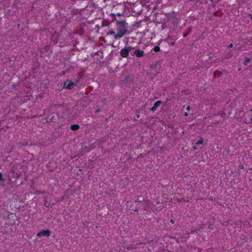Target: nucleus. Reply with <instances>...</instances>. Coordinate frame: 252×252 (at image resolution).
<instances>
[{
  "mask_svg": "<svg viewBox=\"0 0 252 252\" xmlns=\"http://www.w3.org/2000/svg\"><path fill=\"white\" fill-rule=\"evenodd\" d=\"M119 30L117 33L115 35V39L118 40L122 38L126 32L127 30L126 29L124 22H120L118 24Z\"/></svg>",
  "mask_w": 252,
  "mask_h": 252,
  "instance_id": "obj_1",
  "label": "nucleus"
},
{
  "mask_svg": "<svg viewBox=\"0 0 252 252\" xmlns=\"http://www.w3.org/2000/svg\"><path fill=\"white\" fill-rule=\"evenodd\" d=\"M134 48L130 46H126L124 48L122 49L120 51V55L122 58H126L128 55L129 52L131 51Z\"/></svg>",
  "mask_w": 252,
  "mask_h": 252,
  "instance_id": "obj_2",
  "label": "nucleus"
},
{
  "mask_svg": "<svg viewBox=\"0 0 252 252\" xmlns=\"http://www.w3.org/2000/svg\"><path fill=\"white\" fill-rule=\"evenodd\" d=\"M76 84L69 80H66L63 83V88L68 90L73 89Z\"/></svg>",
  "mask_w": 252,
  "mask_h": 252,
  "instance_id": "obj_3",
  "label": "nucleus"
},
{
  "mask_svg": "<svg viewBox=\"0 0 252 252\" xmlns=\"http://www.w3.org/2000/svg\"><path fill=\"white\" fill-rule=\"evenodd\" d=\"M143 208L145 211H150L154 207V205L149 200H145L143 202Z\"/></svg>",
  "mask_w": 252,
  "mask_h": 252,
  "instance_id": "obj_4",
  "label": "nucleus"
},
{
  "mask_svg": "<svg viewBox=\"0 0 252 252\" xmlns=\"http://www.w3.org/2000/svg\"><path fill=\"white\" fill-rule=\"evenodd\" d=\"M50 231L49 230H42L37 234V237L40 238L42 236L49 237L50 235Z\"/></svg>",
  "mask_w": 252,
  "mask_h": 252,
  "instance_id": "obj_5",
  "label": "nucleus"
},
{
  "mask_svg": "<svg viewBox=\"0 0 252 252\" xmlns=\"http://www.w3.org/2000/svg\"><path fill=\"white\" fill-rule=\"evenodd\" d=\"M134 54L135 55L136 57L140 58L144 56V52L143 50L138 49L134 51Z\"/></svg>",
  "mask_w": 252,
  "mask_h": 252,
  "instance_id": "obj_6",
  "label": "nucleus"
},
{
  "mask_svg": "<svg viewBox=\"0 0 252 252\" xmlns=\"http://www.w3.org/2000/svg\"><path fill=\"white\" fill-rule=\"evenodd\" d=\"M162 103L160 100L157 101L154 104L153 106L151 108V111L154 112L156 110L157 108Z\"/></svg>",
  "mask_w": 252,
  "mask_h": 252,
  "instance_id": "obj_7",
  "label": "nucleus"
},
{
  "mask_svg": "<svg viewBox=\"0 0 252 252\" xmlns=\"http://www.w3.org/2000/svg\"><path fill=\"white\" fill-rule=\"evenodd\" d=\"M82 149L84 152H89L92 150V148L89 146H82Z\"/></svg>",
  "mask_w": 252,
  "mask_h": 252,
  "instance_id": "obj_8",
  "label": "nucleus"
},
{
  "mask_svg": "<svg viewBox=\"0 0 252 252\" xmlns=\"http://www.w3.org/2000/svg\"><path fill=\"white\" fill-rule=\"evenodd\" d=\"M80 128V126L77 124H73L71 125L70 128L72 130L75 131L77 130Z\"/></svg>",
  "mask_w": 252,
  "mask_h": 252,
  "instance_id": "obj_9",
  "label": "nucleus"
},
{
  "mask_svg": "<svg viewBox=\"0 0 252 252\" xmlns=\"http://www.w3.org/2000/svg\"><path fill=\"white\" fill-rule=\"evenodd\" d=\"M116 33H115V32L114 31H111L107 33L106 35H107V36L113 35L114 36V37L115 38V35H116Z\"/></svg>",
  "mask_w": 252,
  "mask_h": 252,
  "instance_id": "obj_10",
  "label": "nucleus"
},
{
  "mask_svg": "<svg viewBox=\"0 0 252 252\" xmlns=\"http://www.w3.org/2000/svg\"><path fill=\"white\" fill-rule=\"evenodd\" d=\"M153 50L155 52L157 53L160 51V47L158 46H156L154 47Z\"/></svg>",
  "mask_w": 252,
  "mask_h": 252,
  "instance_id": "obj_11",
  "label": "nucleus"
},
{
  "mask_svg": "<svg viewBox=\"0 0 252 252\" xmlns=\"http://www.w3.org/2000/svg\"><path fill=\"white\" fill-rule=\"evenodd\" d=\"M203 139L202 138H200L199 139V140L197 141V142L196 143V145H201L203 144Z\"/></svg>",
  "mask_w": 252,
  "mask_h": 252,
  "instance_id": "obj_12",
  "label": "nucleus"
},
{
  "mask_svg": "<svg viewBox=\"0 0 252 252\" xmlns=\"http://www.w3.org/2000/svg\"><path fill=\"white\" fill-rule=\"evenodd\" d=\"M54 202H53L52 203H48V201L47 200H46L44 202V205L46 206V207H48L49 205H53L54 204Z\"/></svg>",
  "mask_w": 252,
  "mask_h": 252,
  "instance_id": "obj_13",
  "label": "nucleus"
},
{
  "mask_svg": "<svg viewBox=\"0 0 252 252\" xmlns=\"http://www.w3.org/2000/svg\"><path fill=\"white\" fill-rule=\"evenodd\" d=\"M64 197H64V196H63L61 198V199H60V200H57V201H56V202L64 201Z\"/></svg>",
  "mask_w": 252,
  "mask_h": 252,
  "instance_id": "obj_14",
  "label": "nucleus"
},
{
  "mask_svg": "<svg viewBox=\"0 0 252 252\" xmlns=\"http://www.w3.org/2000/svg\"><path fill=\"white\" fill-rule=\"evenodd\" d=\"M204 226H205V225L204 224H202L201 225V226L198 229V231H201V229H202L203 228H204Z\"/></svg>",
  "mask_w": 252,
  "mask_h": 252,
  "instance_id": "obj_15",
  "label": "nucleus"
},
{
  "mask_svg": "<svg viewBox=\"0 0 252 252\" xmlns=\"http://www.w3.org/2000/svg\"><path fill=\"white\" fill-rule=\"evenodd\" d=\"M250 61V59H248L247 60H246L245 62H244V64L245 65H247L248 64V63H249Z\"/></svg>",
  "mask_w": 252,
  "mask_h": 252,
  "instance_id": "obj_16",
  "label": "nucleus"
},
{
  "mask_svg": "<svg viewBox=\"0 0 252 252\" xmlns=\"http://www.w3.org/2000/svg\"><path fill=\"white\" fill-rule=\"evenodd\" d=\"M159 203H160V202H159V199H156V204H155V205H157L159 204Z\"/></svg>",
  "mask_w": 252,
  "mask_h": 252,
  "instance_id": "obj_17",
  "label": "nucleus"
},
{
  "mask_svg": "<svg viewBox=\"0 0 252 252\" xmlns=\"http://www.w3.org/2000/svg\"><path fill=\"white\" fill-rule=\"evenodd\" d=\"M3 181V179L2 178V174L0 172V181Z\"/></svg>",
  "mask_w": 252,
  "mask_h": 252,
  "instance_id": "obj_18",
  "label": "nucleus"
},
{
  "mask_svg": "<svg viewBox=\"0 0 252 252\" xmlns=\"http://www.w3.org/2000/svg\"><path fill=\"white\" fill-rule=\"evenodd\" d=\"M208 228H209V229H213V228H214V225H212V224H211V225H210L208 226Z\"/></svg>",
  "mask_w": 252,
  "mask_h": 252,
  "instance_id": "obj_19",
  "label": "nucleus"
},
{
  "mask_svg": "<svg viewBox=\"0 0 252 252\" xmlns=\"http://www.w3.org/2000/svg\"><path fill=\"white\" fill-rule=\"evenodd\" d=\"M232 47H233V44H229V45L228 46V47H227V48H232Z\"/></svg>",
  "mask_w": 252,
  "mask_h": 252,
  "instance_id": "obj_20",
  "label": "nucleus"
},
{
  "mask_svg": "<svg viewBox=\"0 0 252 252\" xmlns=\"http://www.w3.org/2000/svg\"><path fill=\"white\" fill-rule=\"evenodd\" d=\"M187 36H188V33H184L183 34V37H187Z\"/></svg>",
  "mask_w": 252,
  "mask_h": 252,
  "instance_id": "obj_21",
  "label": "nucleus"
},
{
  "mask_svg": "<svg viewBox=\"0 0 252 252\" xmlns=\"http://www.w3.org/2000/svg\"><path fill=\"white\" fill-rule=\"evenodd\" d=\"M190 109V106H188L186 107V110H187V111H189Z\"/></svg>",
  "mask_w": 252,
  "mask_h": 252,
  "instance_id": "obj_22",
  "label": "nucleus"
},
{
  "mask_svg": "<svg viewBox=\"0 0 252 252\" xmlns=\"http://www.w3.org/2000/svg\"><path fill=\"white\" fill-rule=\"evenodd\" d=\"M184 115L185 117H187V116H188V115H188V113L187 112H185V113H184Z\"/></svg>",
  "mask_w": 252,
  "mask_h": 252,
  "instance_id": "obj_23",
  "label": "nucleus"
},
{
  "mask_svg": "<svg viewBox=\"0 0 252 252\" xmlns=\"http://www.w3.org/2000/svg\"><path fill=\"white\" fill-rule=\"evenodd\" d=\"M130 55L132 56H135V54H134V52H130Z\"/></svg>",
  "mask_w": 252,
  "mask_h": 252,
  "instance_id": "obj_24",
  "label": "nucleus"
},
{
  "mask_svg": "<svg viewBox=\"0 0 252 252\" xmlns=\"http://www.w3.org/2000/svg\"><path fill=\"white\" fill-rule=\"evenodd\" d=\"M170 222L172 224L174 223V220L172 219L170 220Z\"/></svg>",
  "mask_w": 252,
  "mask_h": 252,
  "instance_id": "obj_25",
  "label": "nucleus"
},
{
  "mask_svg": "<svg viewBox=\"0 0 252 252\" xmlns=\"http://www.w3.org/2000/svg\"><path fill=\"white\" fill-rule=\"evenodd\" d=\"M100 112V109H97L95 110V113H97Z\"/></svg>",
  "mask_w": 252,
  "mask_h": 252,
  "instance_id": "obj_26",
  "label": "nucleus"
},
{
  "mask_svg": "<svg viewBox=\"0 0 252 252\" xmlns=\"http://www.w3.org/2000/svg\"><path fill=\"white\" fill-rule=\"evenodd\" d=\"M131 210H133V211H135V212L137 211V208H136V207L135 208V209H131Z\"/></svg>",
  "mask_w": 252,
  "mask_h": 252,
  "instance_id": "obj_27",
  "label": "nucleus"
},
{
  "mask_svg": "<svg viewBox=\"0 0 252 252\" xmlns=\"http://www.w3.org/2000/svg\"><path fill=\"white\" fill-rule=\"evenodd\" d=\"M195 232H196V230H192V231H191V233L193 234V233H194Z\"/></svg>",
  "mask_w": 252,
  "mask_h": 252,
  "instance_id": "obj_28",
  "label": "nucleus"
},
{
  "mask_svg": "<svg viewBox=\"0 0 252 252\" xmlns=\"http://www.w3.org/2000/svg\"><path fill=\"white\" fill-rule=\"evenodd\" d=\"M193 149L194 150H196V149H197L198 148H197L196 146H193Z\"/></svg>",
  "mask_w": 252,
  "mask_h": 252,
  "instance_id": "obj_29",
  "label": "nucleus"
},
{
  "mask_svg": "<svg viewBox=\"0 0 252 252\" xmlns=\"http://www.w3.org/2000/svg\"><path fill=\"white\" fill-rule=\"evenodd\" d=\"M162 207H161V208H160L159 209V210H158V209H157V211H160V210L162 209Z\"/></svg>",
  "mask_w": 252,
  "mask_h": 252,
  "instance_id": "obj_30",
  "label": "nucleus"
},
{
  "mask_svg": "<svg viewBox=\"0 0 252 252\" xmlns=\"http://www.w3.org/2000/svg\"><path fill=\"white\" fill-rule=\"evenodd\" d=\"M243 167H244V166H243V165H242L240 166V168H242V169H243Z\"/></svg>",
  "mask_w": 252,
  "mask_h": 252,
  "instance_id": "obj_31",
  "label": "nucleus"
},
{
  "mask_svg": "<svg viewBox=\"0 0 252 252\" xmlns=\"http://www.w3.org/2000/svg\"><path fill=\"white\" fill-rule=\"evenodd\" d=\"M47 48H49V47L47 46L45 47V50H47Z\"/></svg>",
  "mask_w": 252,
  "mask_h": 252,
  "instance_id": "obj_32",
  "label": "nucleus"
},
{
  "mask_svg": "<svg viewBox=\"0 0 252 252\" xmlns=\"http://www.w3.org/2000/svg\"><path fill=\"white\" fill-rule=\"evenodd\" d=\"M171 45H174V42H171Z\"/></svg>",
  "mask_w": 252,
  "mask_h": 252,
  "instance_id": "obj_33",
  "label": "nucleus"
},
{
  "mask_svg": "<svg viewBox=\"0 0 252 252\" xmlns=\"http://www.w3.org/2000/svg\"><path fill=\"white\" fill-rule=\"evenodd\" d=\"M129 248L132 249V248H133V247L131 246V247H129Z\"/></svg>",
  "mask_w": 252,
  "mask_h": 252,
  "instance_id": "obj_34",
  "label": "nucleus"
},
{
  "mask_svg": "<svg viewBox=\"0 0 252 252\" xmlns=\"http://www.w3.org/2000/svg\"><path fill=\"white\" fill-rule=\"evenodd\" d=\"M251 120H252V118H251Z\"/></svg>",
  "mask_w": 252,
  "mask_h": 252,
  "instance_id": "obj_35",
  "label": "nucleus"
}]
</instances>
